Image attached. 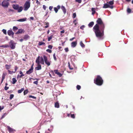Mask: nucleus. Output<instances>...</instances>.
Here are the masks:
<instances>
[{
    "mask_svg": "<svg viewBox=\"0 0 133 133\" xmlns=\"http://www.w3.org/2000/svg\"><path fill=\"white\" fill-rule=\"evenodd\" d=\"M4 108V107L3 106H0V111H1V110L3 109Z\"/></svg>",
    "mask_w": 133,
    "mask_h": 133,
    "instance_id": "3c124183",
    "label": "nucleus"
},
{
    "mask_svg": "<svg viewBox=\"0 0 133 133\" xmlns=\"http://www.w3.org/2000/svg\"><path fill=\"white\" fill-rule=\"evenodd\" d=\"M33 83L34 84H36V85H37L38 83V82L37 81H36L34 82Z\"/></svg>",
    "mask_w": 133,
    "mask_h": 133,
    "instance_id": "6e6d98bb",
    "label": "nucleus"
},
{
    "mask_svg": "<svg viewBox=\"0 0 133 133\" xmlns=\"http://www.w3.org/2000/svg\"><path fill=\"white\" fill-rule=\"evenodd\" d=\"M97 24H98V25L101 24L102 23H103V22L102 19H101V18H98L97 20Z\"/></svg>",
    "mask_w": 133,
    "mask_h": 133,
    "instance_id": "f8f14e48",
    "label": "nucleus"
},
{
    "mask_svg": "<svg viewBox=\"0 0 133 133\" xmlns=\"http://www.w3.org/2000/svg\"><path fill=\"white\" fill-rule=\"evenodd\" d=\"M76 1L79 3H81V0H76Z\"/></svg>",
    "mask_w": 133,
    "mask_h": 133,
    "instance_id": "603ef678",
    "label": "nucleus"
},
{
    "mask_svg": "<svg viewBox=\"0 0 133 133\" xmlns=\"http://www.w3.org/2000/svg\"><path fill=\"white\" fill-rule=\"evenodd\" d=\"M9 5V3L7 0L3 1L2 3V5L4 8L8 7Z\"/></svg>",
    "mask_w": 133,
    "mask_h": 133,
    "instance_id": "39448f33",
    "label": "nucleus"
},
{
    "mask_svg": "<svg viewBox=\"0 0 133 133\" xmlns=\"http://www.w3.org/2000/svg\"><path fill=\"white\" fill-rule=\"evenodd\" d=\"M43 8L44 10H45L46 9V6L45 5H43Z\"/></svg>",
    "mask_w": 133,
    "mask_h": 133,
    "instance_id": "0e129e2a",
    "label": "nucleus"
},
{
    "mask_svg": "<svg viewBox=\"0 0 133 133\" xmlns=\"http://www.w3.org/2000/svg\"><path fill=\"white\" fill-rule=\"evenodd\" d=\"M91 10L92 11V14L93 15L95 13V8H92L91 9Z\"/></svg>",
    "mask_w": 133,
    "mask_h": 133,
    "instance_id": "c85d7f7f",
    "label": "nucleus"
},
{
    "mask_svg": "<svg viewBox=\"0 0 133 133\" xmlns=\"http://www.w3.org/2000/svg\"><path fill=\"white\" fill-rule=\"evenodd\" d=\"M2 31L3 33L5 34L6 35V30L5 29H3L2 30Z\"/></svg>",
    "mask_w": 133,
    "mask_h": 133,
    "instance_id": "72a5a7b5",
    "label": "nucleus"
},
{
    "mask_svg": "<svg viewBox=\"0 0 133 133\" xmlns=\"http://www.w3.org/2000/svg\"><path fill=\"white\" fill-rule=\"evenodd\" d=\"M12 6L14 9L17 10L19 7V6L17 4L13 5Z\"/></svg>",
    "mask_w": 133,
    "mask_h": 133,
    "instance_id": "f3484780",
    "label": "nucleus"
},
{
    "mask_svg": "<svg viewBox=\"0 0 133 133\" xmlns=\"http://www.w3.org/2000/svg\"><path fill=\"white\" fill-rule=\"evenodd\" d=\"M0 47H1L2 48H7L9 47V46L7 44H4L0 46Z\"/></svg>",
    "mask_w": 133,
    "mask_h": 133,
    "instance_id": "393cba45",
    "label": "nucleus"
},
{
    "mask_svg": "<svg viewBox=\"0 0 133 133\" xmlns=\"http://www.w3.org/2000/svg\"><path fill=\"white\" fill-rule=\"evenodd\" d=\"M44 24L46 25V26H45V28H48L49 26V23L48 22H45L44 23Z\"/></svg>",
    "mask_w": 133,
    "mask_h": 133,
    "instance_id": "bb28decb",
    "label": "nucleus"
},
{
    "mask_svg": "<svg viewBox=\"0 0 133 133\" xmlns=\"http://www.w3.org/2000/svg\"><path fill=\"white\" fill-rule=\"evenodd\" d=\"M76 88L78 90H79L81 89V86L79 85H77Z\"/></svg>",
    "mask_w": 133,
    "mask_h": 133,
    "instance_id": "ea45409f",
    "label": "nucleus"
},
{
    "mask_svg": "<svg viewBox=\"0 0 133 133\" xmlns=\"http://www.w3.org/2000/svg\"><path fill=\"white\" fill-rule=\"evenodd\" d=\"M33 65H32V66L31 68L28 71H27L26 72V74H30L33 72Z\"/></svg>",
    "mask_w": 133,
    "mask_h": 133,
    "instance_id": "1a4fd4ad",
    "label": "nucleus"
},
{
    "mask_svg": "<svg viewBox=\"0 0 133 133\" xmlns=\"http://www.w3.org/2000/svg\"><path fill=\"white\" fill-rule=\"evenodd\" d=\"M30 2L26 1L24 5V10L25 11L27 10L30 6Z\"/></svg>",
    "mask_w": 133,
    "mask_h": 133,
    "instance_id": "20e7f679",
    "label": "nucleus"
},
{
    "mask_svg": "<svg viewBox=\"0 0 133 133\" xmlns=\"http://www.w3.org/2000/svg\"><path fill=\"white\" fill-rule=\"evenodd\" d=\"M28 92V91L27 90H25L24 92V95L26 94Z\"/></svg>",
    "mask_w": 133,
    "mask_h": 133,
    "instance_id": "79ce46f5",
    "label": "nucleus"
},
{
    "mask_svg": "<svg viewBox=\"0 0 133 133\" xmlns=\"http://www.w3.org/2000/svg\"><path fill=\"white\" fill-rule=\"evenodd\" d=\"M85 26L84 25H82L81 27H80V28L82 29V30H83L84 28H85Z\"/></svg>",
    "mask_w": 133,
    "mask_h": 133,
    "instance_id": "c03bdc74",
    "label": "nucleus"
},
{
    "mask_svg": "<svg viewBox=\"0 0 133 133\" xmlns=\"http://www.w3.org/2000/svg\"><path fill=\"white\" fill-rule=\"evenodd\" d=\"M14 97V95L13 94H11L10 95V99H12Z\"/></svg>",
    "mask_w": 133,
    "mask_h": 133,
    "instance_id": "e433bc0d",
    "label": "nucleus"
},
{
    "mask_svg": "<svg viewBox=\"0 0 133 133\" xmlns=\"http://www.w3.org/2000/svg\"><path fill=\"white\" fill-rule=\"evenodd\" d=\"M23 30L22 29H19L18 31L16 33V34H19L22 33Z\"/></svg>",
    "mask_w": 133,
    "mask_h": 133,
    "instance_id": "5701e85b",
    "label": "nucleus"
},
{
    "mask_svg": "<svg viewBox=\"0 0 133 133\" xmlns=\"http://www.w3.org/2000/svg\"><path fill=\"white\" fill-rule=\"evenodd\" d=\"M5 75L4 73L3 74L2 76V80H3L5 78Z\"/></svg>",
    "mask_w": 133,
    "mask_h": 133,
    "instance_id": "4c0bfd02",
    "label": "nucleus"
},
{
    "mask_svg": "<svg viewBox=\"0 0 133 133\" xmlns=\"http://www.w3.org/2000/svg\"><path fill=\"white\" fill-rule=\"evenodd\" d=\"M60 6L59 5H58L57 6V8L58 9H59L60 8Z\"/></svg>",
    "mask_w": 133,
    "mask_h": 133,
    "instance_id": "774afa93",
    "label": "nucleus"
},
{
    "mask_svg": "<svg viewBox=\"0 0 133 133\" xmlns=\"http://www.w3.org/2000/svg\"><path fill=\"white\" fill-rule=\"evenodd\" d=\"M46 51L48 52L49 53H51L52 52V51L51 50L49 49H47L46 50Z\"/></svg>",
    "mask_w": 133,
    "mask_h": 133,
    "instance_id": "a19ab883",
    "label": "nucleus"
},
{
    "mask_svg": "<svg viewBox=\"0 0 133 133\" xmlns=\"http://www.w3.org/2000/svg\"><path fill=\"white\" fill-rule=\"evenodd\" d=\"M36 62L37 64H38V63L39 64L41 63L42 64H44V59L43 58V57H40L39 56H38L37 58L36 61Z\"/></svg>",
    "mask_w": 133,
    "mask_h": 133,
    "instance_id": "7ed1b4c3",
    "label": "nucleus"
},
{
    "mask_svg": "<svg viewBox=\"0 0 133 133\" xmlns=\"http://www.w3.org/2000/svg\"><path fill=\"white\" fill-rule=\"evenodd\" d=\"M15 43L12 40H11L9 43L11 49H14L15 47Z\"/></svg>",
    "mask_w": 133,
    "mask_h": 133,
    "instance_id": "0eeeda50",
    "label": "nucleus"
},
{
    "mask_svg": "<svg viewBox=\"0 0 133 133\" xmlns=\"http://www.w3.org/2000/svg\"><path fill=\"white\" fill-rule=\"evenodd\" d=\"M75 38V37H73L72 38L70 39V40L71 41H72L74 38Z\"/></svg>",
    "mask_w": 133,
    "mask_h": 133,
    "instance_id": "338daca9",
    "label": "nucleus"
},
{
    "mask_svg": "<svg viewBox=\"0 0 133 133\" xmlns=\"http://www.w3.org/2000/svg\"><path fill=\"white\" fill-rule=\"evenodd\" d=\"M26 18H22L21 19H20L17 20V21L19 22H24L26 20Z\"/></svg>",
    "mask_w": 133,
    "mask_h": 133,
    "instance_id": "412c9836",
    "label": "nucleus"
},
{
    "mask_svg": "<svg viewBox=\"0 0 133 133\" xmlns=\"http://www.w3.org/2000/svg\"><path fill=\"white\" fill-rule=\"evenodd\" d=\"M37 66L35 68V69L37 70H39L41 69V65L39 64L38 63V64H37Z\"/></svg>",
    "mask_w": 133,
    "mask_h": 133,
    "instance_id": "4468645a",
    "label": "nucleus"
},
{
    "mask_svg": "<svg viewBox=\"0 0 133 133\" xmlns=\"http://www.w3.org/2000/svg\"><path fill=\"white\" fill-rule=\"evenodd\" d=\"M53 37V35H51L50 36L48 37V41H50L51 39H52Z\"/></svg>",
    "mask_w": 133,
    "mask_h": 133,
    "instance_id": "473e14b6",
    "label": "nucleus"
},
{
    "mask_svg": "<svg viewBox=\"0 0 133 133\" xmlns=\"http://www.w3.org/2000/svg\"><path fill=\"white\" fill-rule=\"evenodd\" d=\"M55 108H59V103L57 102H56L55 103Z\"/></svg>",
    "mask_w": 133,
    "mask_h": 133,
    "instance_id": "a878e982",
    "label": "nucleus"
},
{
    "mask_svg": "<svg viewBox=\"0 0 133 133\" xmlns=\"http://www.w3.org/2000/svg\"><path fill=\"white\" fill-rule=\"evenodd\" d=\"M65 52H68V50H69L67 48H65Z\"/></svg>",
    "mask_w": 133,
    "mask_h": 133,
    "instance_id": "bf43d9fd",
    "label": "nucleus"
},
{
    "mask_svg": "<svg viewBox=\"0 0 133 133\" xmlns=\"http://www.w3.org/2000/svg\"><path fill=\"white\" fill-rule=\"evenodd\" d=\"M14 11V10L13 9H10L8 11L9 12H13Z\"/></svg>",
    "mask_w": 133,
    "mask_h": 133,
    "instance_id": "052dcab7",
    "label": "nucleus"
},
{
    "mask_svg": "<svg viewBox=\"0 0 133 133\" xmlns=\"http://www.w3.org/2000/svg\"><path fill=\"white\" fill-rule=\"evenodd\" d=\"M19 74H21L20 76H19V75H18L17 76V78H18V77H21L22 76H24V75L23 74V72L22 71H20L19 72Z\"/></svg>",
    "mask_w": 133,
    "mask_h": 133,
    "instance_id": "aec40b11",
    "label": "nucleus"
},
{
    "mask_svg": "<svg viewBox=\"0 0 133 133\" xmlns=\"http://www.w3.org/2000/svg\"><path fill=\"white\" fill-rule=\"evenodd\" d=\"M53 8V7L52 6H50L49 7V9L51 11L52 9Z\"/></svg>",
    "mask_w": 133,
    "mask_h": 133,
    "instance_id": "680f3d73",
    "label": "nucleus"
},
{
    "mask_svg": "<svg viewBox=\"0 0 133 133\" xmlns=\"http://www.w3.org/2000/svg\"><path fill=\"white\" fill-rule=\"evenodd\" d=\"M18 69V68L17 67V66H15V71L14 72H13V73H15L16 71Z\"/></svg>",
    "mask_w": 133,
    "mask_h": 133,
    "instance_id": "8fccbe9b",
    "label": "nucleus"
},
{
    "mask_svg": "<svg viewBox=\"0 0 133 133\" xmlns=\"http://www.w3.org/2000/svg\"><path fill=\"white\" fill-rule=\"evenodd\" d=\"M8 71L9 73H10V74H12V72L13 73V72H14L13 71H10L9 70H8Z\"/></svg>",
    "mask_w": 133,
    "mask_h": 133,
    "instance_id": "e2e57ef3",
    "label": "nucleus"
},
{
    "mask_svg": "<svg viewBox=\"0 0 133 133\" xmlns=\"http://www.w3.org/2000/svg\"><path fill=\"white\" fill-rule=\"evenodd\" d=\"M80 45L81 46L83 47V48H84L85 47V45L84 44L82 43V41H81L80 42Z\"/></svg>",
    "mask_w": 133,
    "mask_h": 133,
    "instance_id": "2f4dec72",
    "label": "nucleus"
},
{
    "mask_svg": "<svg viewBox=\"0 0 133 133\" xmlns=\"http://www.w3.org/2000/svg\"><path fill=\"white\" fill-rule=\"evenodd\" d=\"M61 9L63 10L64 14H65L66 13V10L64 6H62L61 7Z\"/></svg>",
    "mask_w": 133,
    "mask_h": 133,
    "instance_id": "4be33fe9",
    "label": "nucleus"
},
{
    "mask_svg": "<svg viewBox=\"0 0 133 133\" xmlns=\"http://www.w3.org/2000/svg\"><path fill=\"white\" fill-rule=\"evenodd\" d=\"M76 17V13H74L73 14V17L74 18H75Z\"/></svg>",
    "mask_w": 133,
    "mask_h": 133,
    "instance_id": "37998d69",
    "label": "nucleus"
},
{
    "mask_svg": "<svg viewBox=\"0 0 133 133\" xmlns=\"http://www.w3.org/2000/svg\"><path fill=\"white\" fill-rule=\"evenodd\" d=\"M52 46L51 45H49L48 46V48L50 49H51L52 48Z\"/></svg>",
    "mask_w": 133,
    "mask_h": 133,
    "instance_id": "5fc2aeb1",
    "label": "nucleus"
},
{
    "mask_svg": "<svg viewBox=\"0 0 133 133\" xmlns=\"http://www.w3.org/2000/svg\"><path fill=\"white\" fill-rule=\"evenodd\" d=\"M45 44V43L44 42H39V45H43Z\"/></svg>",
    "mask_w": 133,
    "mask_h": 133,
    "instance_id": "f704fd0d",
    "label": "nucleus"
},
{
    "mask_svg": "<svg viewBox=\"0 0 133 133\" xmlns=\"http://www.w3.org/2000/svg\"><path fill=\"white\" fill-rule=\"evenodd\" d=\"M24 90V88H22L20 90H18V93H21Z\"/></svg>",
    "mask_w": 133,
    "mask_h": 133,
    "instance_id": "7c9ffc66",
    "label": "nucleus"
},
{
    "mask_svg": "<svg viewBox=\"0 0 133 133\" xmlns=\"http://www.w3.org/2000/svg\"><path fill=\"white\" fill-rule=\"evenodd\" d=\"M43 58L44 59V62H45V64L48 66L50 65L51 62L48 60L47 57L45 55H44Z\"/></svg>",
    "mask_w": 133,
    "mask_h": 133,
    "instance_id": "423d86ee",
    "label": "nucleus"
},
{
    "mask_svg": "<svg viewBox=\"0 0 133 133\" xmlns=\"http://www.w3.org/2000/svg\"><path fill=\"white\" fill-rule=\"evenodd\" d=\"M107 3L110 6H113V5L114 4V2L113 1H110L109 2H107Z\"/></svg>",
    "mask_w": 133,
    "mask_h": 133,
    "instance_id": "6ab92c4d",
    "label": "nucleus"
},
{
    "mask_svg": "<svg viewBox=\"0 0 133 133\" xmlns=\"http://www.w3.org/2000/svg\"><path fill=\"white\" fill-rule=\"evenodd\" d=\"M53 57H54V60L55 61L56 60V58L55 56V53H54L53 54Z\"/></svg>",
    "mask_w": 133,
    "mask_h": 133,
    "instance_id": "58836bf2",
    "label": "nucleus"
},
{
    "mask_svg": "<svg viewBox=\"0 0 133 133\" xmlns=\"http://www.w3.org/2000/svg\"><path fill=\"white\" fill-rule=\"evenodd\" d=\"M77 44V41H75L71 43V46L73 47H75L76 45Z\"/></svg>",
    "mask_w": 133,
    "mask_h": 133,
    "instance_id": "dca6fc26",
    "label": "nucleus"
},
{
    "mask_svg": "<svg viewBox=\"0 0 133 133\" xmlns=\"http://www.w3.org/2000/svg\"><path fill=\"white\" fill-rule=\"evenodd\" d=\"M76 20L75 19L73 21V23L75 24L76 25L77 24V23L76 22Z\"/></svg>",
    "mask_w": 133,
    "mask_h": 133,
    "instance_id": "864d4df0",
    "label": "nucleus"
},
{
    "mask_svg": "<svg viewBox=\"0 0 133 133\" xmlns=\"http://www.w3.org/2000/svg\"><path fill=\"white\" fill-rule=\"evenodd\" d=\"M54 72L55 74H57L59 77H61L62 75L60 72H59L57 70H55Z\"/></svg>",
    "mask_w": 133,
    "mask_h": 133,
    "instance_id": "2eb2a0df",
    "label": "nucleus"
},
{
    "mask_svg": "<svg viewBox=\"0 0 133 133\" xmlns=\"http://www.w3.org/2000/svg\"><path fill=\"white\" fill-rule=\"evenodd\" d=\"M94 83L99 85H101L103 83V80L102 78L99 76H97L96 78L94 79Z\"/></svg>",
    "mask_w": 133,
    "mask_h": 133,
    "instance_id": "f03ea898",
    "label": "nucleus"
},
{
    "mask_svg": "<svg viewBox=\"0 0 133 133\" xmlns=\"http://www.w3.org/2000/svg\"><path fill=\"white\" fill-rule=\"evenodd\" d=\"M7 33L9 36H13L14 33L11 30H9L8 31Z\"/></svg>",
    "mask_w": 133,
    "mask_h": 133,
    "instance_id": "9b49d317",
    "label": "nucleus"
},
{
    "mask_svg": "<svg viewBox=\"0 0 133 133\" xmlns=\"http://www.w3.org/2000/svg\"><path fill=\"white\" fill-rule=\"evenodd\" d=\"M8 130L9 131V132L10 133L13 132L14 131H15V130L14 129H13L12 128H10L9 126H7Z\"/></svg>",
    "mask_w": 133,
    "mask_h": 133,
    "instance_id": "9d476101",
    "label": "nucleus"
},
{
    "mask_svg": "<svg viewBox=\"0 0 133 133\" xmlns=\"http://www.w3.org/2000/svg\"><path fill=\"white\" fill-rule=\"evenodd\" d=\"M5 66L7 70H9L10 68V65H6Z\"/></svg>",
    "mask_w": 133,
    "mask_h": 133,
    "instance_id": "cd10ccee",
    "label": "nucleus"
},
{
    "mask_svg": "<svg viewBox=\"0 0 133 133\" xmlns=\"http://www.w3.org/2000/svg\"><path fill=\"white\" fill-rule=\"evenodd\" d=\"M29 97L30 98H34V99L36 98V97H34V96H29Z\"/></svg>",
    "mask_w": 133,
    "mask_h": 133,
    "instance_id": "4d7b16f0",
    "label": "nucleus"
},
{
    "mask_svg": "<svg viewBox=\"0 0 133 133\" xmlns=\"http://www.w3.org/2000/svg\"><path fill=\"white\" fill-rule=\"evenodd\" d=\"M30 38V36L28 35H25L23 37V39L25 41H26L29 39Z\"/></svg>",
    "mask_w": 133,
    "mask_h": 133,
    "instance_id": "ddd939ff",
    "label": "nucleus"
},
{
    "mask_svg": "<svg viewBox=\"0 0 133 133\" xmlns=\"http://www.w3.org/2000/svg\"><path fill=\"white\" fill-rule=\"evenodd\" d=\"M9 88V87L5 86L4 88V89L5 90H7Z\"/></svg>",
    "mask_w": 133,
    "mask_h": 133,
    "instance_id": "13d9d810",
    "label": "nucleus"
},
{
    "mask_svg": "<svg viewBox=\"0 0 133 133\" xmlns=\"http://www.w3.org/2000/svg\"><path fill=\"white\" fill-rule=\"evenodd\" d=\"M68 66H69V69L71 70H72L73 69V68H71L70 63L68 62Z\"/></svg>",
    "mask_w": 133,
    "mask_h": 133,
    "instance_id": "a18cd8bd",
    "label": "nucleus"
},
{
    "mask_svg": "<svg viewBox=\"0 0 133 133\" xmlns=\"http://www.w3.org/2000/svg\"><path fill=\"white\" fill-rule=\"evenodd\" d=\"M23 9V8L22 6H20L18 8L17 10H18V12H20L22 11Z\"/></svg>",
    "mask_w": 133,
    "mask_h": 133,
    "instance_id": "a211bd4d",
    "label": "nucleus"
},
{
    "mask_svg": "<svg viewBox=\"0 0 133 133\" xmlns=\"http://www.w3.org/2000/svg\"><path fill=\"white\" fill-rule=\"evenodd\" d=\"M13 29L14 30H16L18 29V28L16 26H14Z\"/></svg>",
    "mask_w": 133,
    "mask_h": 133,
    "instance_id": "de8ad7c7",
    "label": "nucleus"
},
{
    "mask_svg": "<svg viewBox=\"0 0 133 133\" xmlns=\"http://www.w3.org/2000/svg\"><path fill=\"white\" fill-rule=\"evenodd\" d=\"M94 24V22H90L88 24L89 27H92Z\"/></svg>",
    "mask_w": 133,
    "mask_h": 133,
    "instance_id": "b1692460",
    "label": "nucleus"
},
{
    "mask_svg": "<svg viewBox=\"0 0 133 133\" xmlns=\"http://www.w3.org/2000/svg\"><path fill=\"white\" fill-rule=\"evenodd\" d=\"M127 11L128 12L130 13L131 12V10L129 8H128L127 9Z\"/></svg>",
    "mask_w": 133,
    "mask_h": 133,
    "instance_id": "49530a36",
    "label": "nucleus"
},
{
    "mask_svg": "<svg viewBox=\"0 0 133 133\" xmlns=\"http://www.w3.org/2000/svg\"><path fill=\"white\" fill-rule=\"evenodd\" d=\"M54 10L56 13H57L58 11V9L56 7L54 8Z\"/></svg>",
    "mask_w": 133,
    "mask_h": 133,
    "instance_id": "c9c22d12",
    "label": "nucleus"
},
{
    "mask_svg": "<svg viewBox=\"0 0 133 133\" xmlns=\"http://www.w3.org/2000/svg\"><path fill=\"white\" fill-rule=\"evenodd\" d=\"M110 8L111 9H112L113 8V6H110L107 3H105L103 7V8Z\"/></svg>",
    "mask_w": 133,
    "mask_h": 133,
    "instance_id": "6e6552de",
    "label": "nucleus"
},
{
    "mask_svg": "<svg viewBox=\"0 0 133 133\" xmlns=\"http://www.w3.org/2000/svg\"><path fill=\"white\" fill-rule=\"evenodd\" d=\"M105 28L104 23L98 25L96 24L93 28L96 37L99 39H102L104 35V31Z\"/></svg>",
    "mask_w": 133,
    "mask_h": 133,
    "instance_id": "f257e3e1",
    "label": "nucleus"
},
{
    "mask_svg": "<svg viewBox=\"0 0 133 133\" xmlns=\"http://www.w3.org/2000/svg\"><path fill=\"white\" fill-rule=\"evenodd\" d=\"M12 80L13 81L12 84H15L17 81V80L15 78H12Z\"/></svg>",
    "mask_w": 133,
    "mask_h": 133,
    "instance_id": "c756f323",
    "label": "nucleus"
},
{
    "mask_svg": "<svg viewBox=\"0 0 133 133\" xmlns=\"http://www.w3.org/2000/svg\"><path fill=\"white\" fill-rule=\"evenodd\" d=\"M5 114H4L3 116H2V117H1V119H2L3 118H4V117H5Z\"/></svg>",
    "mask_w": 133,
    "mask_h": 133,
    "instance_id": "69168bd1",
    "label": "nucleus"
},
{
    "mask_svg": "<svg viewBox=\"0 0 133 133\" xmlns=\"http://www.w3.org/2000/svg\"><path fill=\"white\" fill-rule=\"evenodd\" d=\"M71 118H75V116L74 114H71Z\"/></svg>",
    "mask_w": 133,
    "mask_h": 133,
    "instance_id": "09e8293b",
    "label": "nucleus"
}]
</instances>
